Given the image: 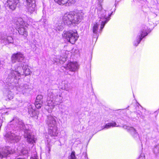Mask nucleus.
<instances>
[{
    "label": "nucleus",
    "instance_id": "4c0bfd02",
    "mask_svg": "<svg viewBox=\"0 0 159 159\" xmlns=\"http://www.w3.org/2000/svg\"><path fill=\"white\" fill-rule=\"evenodd\" d=\"M140 159H145V157L143 154L140 155Z\"/></svg>",
    "mask_w": 159,
    "mask_h": 159
},
{
    "label": "nucleus",
    "instance_id": "7ed1b4c3",
    "mask_svg": "<svg viewBox=\"0 0 159 159\" xmlns=\"http://www.w3.org/2000/svg\"><path fill=\"white\" fill-rule=\"evenodd\" d=\"M26 66L25 67H23L22 68L23 69V74H21L18 71V68H20V67L17 66L15 67V70H11L8 74V76L6 80V82L10 83L11 85H13L14 84H16L18 83L20 77V75H25V76L30 75L31 72L28 68H26Z\"/></svg>",
    "mask_w": 159,
    "mask_h": 159
},
{
    "label": "nucleus",
    "instance_id": "a18cd8bd",
    "mask_svg": "<svg viewBox=\"0 0 159 159\" xmlns=\"http://www.w3.org/2000/svg\"><path fill=\"white\" fill-rule=\"evenodd\" d=\"M117 0H116V1H117Z\"/></svg>",
    "mask_w": 159,
    "mask_h": 159
},
{
    "label": "nucleus",
    "instance_id": "b1692460",
    "mask_svg": "<svg viewBox=\"0 0 159 159\" xmlns=\"http://www.w3.org/2000/svg\"><path fill=\"white\" fill-rule=\"evenodd\" d=\"M4 93L5 95L9 100L13 99V95L11 93V92L9 90L4 91Z\"/></svg>",
    "mask_w": 159,
    "mask_h": 159
},
{
    "label": "nucleus",
    "instance_id": "f3484780",
    "mask_svg": "<svg viewBox=\"0 0 159 159\" xmlns=\"http://www.w3.org/2000/svg\"><path fill=\"white\" fill-rule=\"evenodd\" d=\"M78 65L76 62H70L66 65V69L71 71H75L78 68Z\"/></svg>",
    "mask_w": 159,
    "mask_h": 159
},
{
    "label": "nucleus",
    "instance_id": "c85d7f7f",
    "mask_svg": "<svg viewBox=\"0 0 159 159\" xmlns=\"http://www.w3.org/2000/svg\"><path fill=\"white\" fill-rule=\"evenodd\" d=\"M69 159H76V157L75 156V152L74 151L72 152Z\"/></svg>",
    "mask_w": 159,
    "mask_h": 159
},
{
    "label": "nucleus",
    "instance_id": "c03bdc74",
    "mask_svg": "<svg viewBox=\"0 0 159 159\" xmlns=\"http://www.w3.org/2000/svg\"><path fill=\"white\" fill-rule=\"evenodd\" d=\"M65 60H66L65 59H64L63 61H65Z\"/></svg>",
    "mask_w": 159,
    "mask_h": 159
},
{
    "label": "nucleus",
    "instance_id": "393cba45",
    "mask_svg": "<svg viewBox=\"0 0 159 159\" xmlns=\"http://www.w3.org/2000/svg\"><path fill=\"white\" fill-rule=\"evenodd\" d=\"M139 43V36L138 35L133 42V45L135 47L138 46Z\"/></svg>",
    "mask_w": 159,
    "mask_h": 159
},
{
    "label": "nucleus",
    "instance_id": "bb28decb",
    "mask_svg": "<svg viewBox=\"0 0 159 159\" xmlns=\"http://www.w3.org/2000/svg\"><path fill=\"white\" fill-rule=\"evenodd\" d=\"M18 126V127L21 130L22 129H24V124L21 120H19Z\"/></svg>",
    "mask_w": 159,
    "mask_h": 159
},
{
    "label": "nucleus",
    "instance_id": "aec40b11",
    "mask_svg": "<svg viewBox=\"0 0 159 159\" xmlns=\"http://www.w3.org/2000/svg\"><path fill=\"white\" fill-rule=\"evenodd\" d=\"M61 86L63 89L68 91H69L71 89L70 84L65 81L62 82Z\"/></svg>",
    "mask_w": 159,
    "mask_h": 159
},
{
    "label": "nucleus",
    "instance_id": "6e6552de",
    "mask_svg": "<svg viewBox=\"0 0 159 159\" xmlns=\"http://www.w3.org/2000/svg\"><path fill=\"white\" fill-rule=\"evenodd\" d=\"M16 93L27 95L31 90L30 86L27 84H21L16 87Z\"/></svg>",
    "mask_w": 159,
    "mask_h": 159
},
{
    "label": "nucleus",
    "instance_id": "c756f323",
    "mask_svg": "<svg viewBox=\"0 0 159 159\" xmlns=\"http://www.w3.org/2000/svg\"><path fill=\"white\" fill-rule=\"evenodd\" d=\"M43 103L39 102L37 101H35V105L36 108L39 109L41 107Z\"/></svg>",
    "mask_w": 159,
    "mask_h": 159
},
{
    "label": "nucleus",
    "instance_id": "5701e85b",
    "mask_svg": "<svg viewBox=\"0 0 159 159\" xmlns=\"http://www.w3.org/2000/svg\"><path fill=\"white\" fill-rule=\"evenodd\" d=\"M17 152H18L19 155H21V154H23V155H25L28 153L29 150L27 149H26V148L21 149H20V147H18L17 149Z\"/></svg>",
    "mask_w": 159,
    "mask_h": 159
},
{
    "label": "nucleus",
    "instance_id": "423d86ee",
    "mask_svg": "<svg viewBox=\"0 0 159 159\" xmlns=\"http://www.w3.org/2000/svg\"><path fill=\"white\" fill-rule=\"evenodd\" d=\"M75 32L73 30H64L62 36L66 38L71 43L74 44L79 37L76 31Z\"/></svg>",
    "mask_w": 159,
    "mask_h": 159
},
{
    "label": "nucleus",
    "instance_id": "473e14b6",
    "mask_svg": "<svg viewBox=\"0 0 159 159\" xmlns=\"http://www.w3.org/2000/svg\"><path fill=\"white\" fill-rule=\"evenodd\" d=\"M153 152L155 154H157L159 153V150L157 148V146H155L153 150Z\"/></svg>",
    "mask_w": 159,
    "mask_h": 159
},
{
    "label": "nucleus",
    "instance_id": "9d476101",
    "mask_svg": "<svg viewBox=\"0 0 159 159\" xmlns=\"http://www.w3.org/2000/svg\"><path fill=\"white\" fill-rule=\"evenodd\" d=\"M24 59V55L20 52L13 54L11 58V62L13 63H15L16 61L22 62Z\"/></svg>",
    "mask_w": 159,
    "mask_h": 159
},
{
    "label": "nucleus",
    "instance_id": "a211bd4d",
    "mask_svg": "<svg viewBox=\"0 0 159 159\" xmlns=\"http://www.w3.org/2000/svg\"><path fill=\"white\" fill-rule=\"evenodd\" d=\"M28 113L30 116L31 117H34L36 119L38 118V116L37 115L38 111L34 110L32 108L31 105H30L28 106Z\"/></svg>",
    "mask_w": 159,
    "mask_h": 159
},
{
    "label": "nucleus",
    "instance_id": "f704fd0d",
    "mask_svg": "<svg viewBox=\"0 0 159 159\" xmlns=\"http://www.w3.org/2000/svg\"><path fill=\"white\" fill-rule=\"evenodd\" d=\"M82 159H88L87 154L86 153H84L83 154L82 156Z\"/></svg>",
    "mask_w": 159,
    "mask_h": 159
},
{
    "label": "nucleus",
    "instance_id": "7c9ffc66",
    "mask_svg": "<svg viewBox=\"0 0 159 159\" xmlns=\"http://www.w3.org/2000/svg\"><path fill=\"white\" fill-rule=\"evenodd\" d=\"M109 123L111 127H118L119 126V125H117L116 123L114 121H112V122Z\"/></svg>",
    "mask_w": 159,
    "mask_h": 159
},
{
    "label": "nucleus",
    "instance_id": "a878e982",
    "mask_svg": "<svg viewBox=\"0 0 159 159\" xmlns=\"http://www.w3.org/2000/svg\"><path fill=\"white\" fill-rule=\"evenodd\" d=\"M18 31L20 35H23L25 37H26L28 35V33L26 30H18Z\"/></svg>",
    "mask_w": 159,
    "mask_h": 159
},
{
    "label": "nucleus",
    "instance_id": "dca6fc26",
    "mask_svg": "<svg viewBox=\"0 0 159 159\" xmlns=\"http://www.w3.org/2000/svg\"><path fill=\"white\" fill-rule=\"evenodd\" d=\"M19 2V0H7V6L10 9L14 10L16 8L17 4Z\"/></svg>",
    "mask_w": 159,
    "mask_h": 159
},
{
    "label": "nucleus",
    "instance_id": "0eeeda50",
    "mask_svg": "<svg viewBox=\"0 0 159 159\" xmlns=\"http://www.w3.org/2000/svg\"><path fill=\"white\" fill-rule=\"evenodd\" d=\"M14 24V27L13 28V30L16 29H23L24 30L26 29L29 26L26 23H25L23 19L20 17H15L13 19V21Z\"/></svg>",
    "mask_w": 159,
    "mask_h": 159
},
{
    "label": "nucleus",
    "instance_id": "39448f33",
    "mask_svg": "<svg viewBox=\"0 0 159 159\" xmlns=\"http://www.w3.org/2000/svg\"><path fill=\"white\" fill-rule=\"evenodd\" d=\"M97 9L99 11L98 12V14H99L100 18L102 19H104L105 20L102 21L100 25V30H102L104 28L105 24L109 20L111 15L112 14V12L110 14H108V16L106 15V11L102 9V6L101 4L99 3L98 5Z\"/></svg>",
    "mask_w": 159,
    "mask_h": 159
},
{
    "label": "nucleus",
    "instance_id": "2eb2a0df",
    "mask_svg": "<svg viewBox=\"0 0 159 159\" xmlns=\"http://www.w3.org/2000/svg\"><path fill=\"white\" fill-rule=\"evenodd\" d=\"M60 5L66 4V6H69L75 3L76 0H54Z\"/></svg>",
    "mask_w": 159,
    "mask_h": 159
},
{
    "label": "nucleus",
    "instance_id": "e433bc0d",
    "mask_svg": "<svg viewBox=\"0 0 159 159\" xmlns=\"http://www.w3.org/2000/svg\"><path fill=\"white\" fill-rule=\"evenodd\" d=\"M111 126H110V125H109V123H107L105 126L104 128L103 129L106 128V129H109L111 128Z\"/></svg>",
    "mask_w": 159,
    "mask_h": 159
},
{
    "label": "nucleus",
    "instance_id": "1a4fd4ad",
    "mask_svg": "<svg viewBox=\"0 0 159 159\" xmlns=\"http://www.w3.org/2000/svg\"><path fill=\"white\" fill-rule=\"evenodd\" d=\"M24 132V137L25 138L27 139V141L28 143L33 144L35 142V137L30 134V130L25 129Z\"/></svg>",
    "mask_w": 159,
    "mask_h": 159
},
{
    "label": "nucleus",
    "instance_id": "f257e3e1",
    "mask_svg": "<svg viewBox=\"0 0 159 159\" xmlns=\"http://www.w3.org/2000/svg\"><path fill=\"white\" fill-rule=\"evenodd\" d=\"M84 13L82 11L76 10L66 13L62 17V20L64 23H59L57 26V30L64 28L65 25L69 26H74L75 24H77L81 21Z\"/></svg>",
    "mask_w": 159,
    "mask_h": 159
},
{
    "label": "nucleus",
    "instance_id": "cd10ccee",
    "mask_svg": "<svg viewBox=\"0 0 159 159\" xmlns=\"http://www.w3.org/2000/svg\"><path fill=\"white\" fill-rule=\"evenodd\" d=\"M43 96L42 95H39L37 97L35 101L40 103H43Z\"/></svg>",
    "mask_w": 159,
    "mask_h": 159
},
{
    "label": "nucleus",
    "instance_id": "ddd939ff",
    "mask_svg": "<svg viewBox=\"0 0 159 159\" xmlns=\"http://www.w3.org/2000/svg\"><path fill=\"white\" fill-rule=\"evenodd\" d=\"M13 151L11 150V148L9 147H7L2 149V153L0 152V159H2L3 157H7L8 154L13 153Z\"/></svg>",
    "mask_w": 159,
    "mask_h": 159
},
{
    "label": "nucleus",
    "instance_id": "79ce46f5",
    "mask_svg": "<svg viewBox=\"0 0 159 159\" xmlns=\"http://www.w3.org/2000/svg\"><path fill=\"white\" fill-rule=\"evenodd\" d=\"M50 150H51L50 148L49 147H48V151H49V152H50Z\"/></svg>",
    "mask_w": 159,
    "mask_h": 159
},
{
    "label": "nucleus",
    "instance_id": "2f4dec72",
    "mask_svg": "<svg viewBox=\"0 0 159 159\" xmlns=\"http://www.w3.org/2000/svg\"><path fill=\"white\" fill-rule=\"evenodd\" d=\"M41 23H42L43 25H45L47 23V20L45 17H43L40 20Z\"/></svg>",
    "mask_w": 159,
    "mask_h": 159
},
{
    "label": "nucleus",
    "instance_id": "37998d69",
    "mask_svg": "<svg viewBox=\"0 0 159 159\" xmlns=\"http://www.w3.org/2000/svg\"><path fill=\"white\" fill-rule=\"evenodd\" d=\"M154 113H157V111H155V112H154Z\"/></svg>",
    "mask_w": 159,
    "mask_h": 159
},
{
    "label": "nucleus",
    "instance_id": "f8f14e48",
    "mask_svg": "<svg viewBox=\"0 0 159 159\" xmlns=\"http://www.w3.org/2000/svg\"><path fill=\"white\" fill-rule=\"evenodd\" d=\"M123 127L129 132L134 138L135 139L139 137L138 132H137L136 130L133 127L127 126L126 125H124Z\"/></svg>",
    "mask_w": 159,
    "mask_h": 159
},
{
    "label": "nucleus",
    "instance_id": "4468645a",
    "mask_svg": "<svg viewBox=\"0 0 159 159\" xmlns=\"http://www.w3.org/2000/svg\"><path fill=\"white\" fill-rule=\"evenodd\" d=\"M28 11L32 12L35 10L36 7L35 0H26Z\"/></svg>",
    "mask_w": 159,
    "mask_h": 159
},
{
    "label": "nucleus",
    "instance_id": "412c9836",
    "mask_svg": "<svg viewBox=\"0 0 159 159\" xmlns=\"http://www.w3.org/2000/svg\"><path fill=\"white\" fill-rule=\"evenodd\" d=\"M13 39L11 36H6L4 37H2V41L5 44H8L11 43L13 42Z\"/></svg>",
    "mask_w": 159,
    "mask_h": 159
},
{
    "label": "nucleus",
    "instance_id": "ea45409f",
    "mask_svg": "<svg viewBox=\"0 0 159 159\" xmlns=\"http://www.w3.org/2000/svg\"><path fill=\"white\" fill-rule=\"evenodd\" d=\"M103 0H98V2L99 3L101 4L103 1Z\"/></svg>",
    "mask_w": 159,
    "mask_h": 159
},
{
    "label": "nucleus",
    "instance_id": "c9c22d12",
    "mask_svg": "<svg viewBox=\"0 0 159 159\" xmlns=\"http://www.w3.org/2000/svg\"><path fill=\"white\" fill-rule=\"evenodd\" d=\"M98 25V24L97 23L94 24L93 26V30H97Z\"/></svg>",
    "mask_w": 159,
    "mask_h": 159
},
{
    "label": "nucleus",
    "instance_id": "a19ab883",
    "mask_svg": "<svg viewBox=\"0 0 159 159\" xmlns=\"http://www.w3.org/2000/svg\"><path fill=\"white\" fill-rule=\"evenodd\" d=\"M8 85H9V89H11V88H12V87H11V85H9V84H8Z\"/></svg>",
    "mask_w": 159,
    "mask_h": 159
},
{
    "label": "nucleus",
    "instance_id": "20e7f679",
    "mask_svg": "<svg viewBox=\"0 0 159 159\" xmlns=\"http://www.w3.org/2000/svg\"><path fill=\"white\" fill-rule=\"evenodd\" d=\"M48 127V134L52 136H57L58 134L56 125V118L51 115L48 116L46 121Z\"/></svg>",
    "mask_w": 159,
    "mask_h": 159
},
{
    "label": "nucleus",
    "instance_id": "72a5a7b5",
    "mask_svg": "<svg viewBox=\"0 0 159 159\" xmlns=\"http://www.w3.org/2000/svg\"><path fill=\"white\" fill-rule=\"evenodd\" d=\"M93 37L95 38L97 37V38L98 36V30H93Z\"/></svg>",
    "mask_w": 159,
    "mask_h": 159
},
{
    "label": "nucleus",
    "instance_id": "58836bf2",
    "mask_svg": "<svg viewBox=\"0 0 159 159\" xmlns=\"http://www.w3.org/2000/svg\"><path fill=\"white\" fill-rule=\"evenodd\" d=\"M37 157L36 155H35L34 157H32L30 159H38L37 158Z\"/></svg>",
    "mask_w": 159,
    "mask_h": 159
},
{
    "label": "nucleus",
    "instance_id": "6ab92c4d",
    "mask_svg": "<svg viewBox=\"0 0 159 159\" xmlns=\"http://www.w3.org/2000/svg\"><path fill=\"white\" fill-rule=\"evenodd\" d=\"M140 113H141V114H140V117L141 118H145L146 116L149 113L148 112V111L145 109L140 104Z\"/></svg>",
    "mask_w": 159,
    "mask_h": 159
},
{
    "label": "nucleus",
    "instance_id": "4be33fe9",
    "mask_svg": "<svg viewBox=\"0 0 159 159\" xmlns=\"http://www.w3.org/2000/svg\"><path fill=\"white\" fill-rule=\"evenodd\" d=\"M151 30H141V34H140V43L146 36L151 32Z\"/></svg>",
    "mask_w": 159,
    "mask_h": 159
},
{
    "label": "nucleus",
    "instance_id": "f03ea898",
    "mask_svg": "<svg viewBox=\"0 0 159 159\" xmlns=\"http://www.w3.org/2000/svg\"><path fill=\"white\" fill-rule=\"evenodd\" d=\"M61 93L57 89H49L48 90L47 101L44 103L45 108L50 113L55 107L62 102Z\"/></svg>",
    "mask_w": 159,
    "mask_h": 159
},
{
    "label": "nucleus",
    "instance_id": "9b49d317",
    "mask_svg": "<svg viewBox=\"0 0 159 159\" xmlns=\"http://www.w3.org/2000/svg\"><path fill=\"white\" fill-rule=\"evenodd\" d=\"M5 138L7 140H11L14 142H18L20 139V137L13 133H8L5 134Z\"/></svg>",
    "mask_w": 159,
    "mask_h": 159
}]
</instances>
